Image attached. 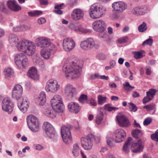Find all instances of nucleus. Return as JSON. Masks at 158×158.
<instances>
[{"instance_id": "obj_1", "label": "nucleus", "mask_w": 158, "mask_h": 158, "mask_svg": "<svg viewBox=\"0 0 158 158\" xmlns=\"http://www.w3.org/2000/svg\"><path fill=\"white\" fill-rule=\"evenodd\" d=\"M131 133L133 137L136 139V142L134 143L132 138L128 137L127 142L123 145V151L125 153H127L129 152L130 148L133 147L134 148L132 150L133 152L137 153L142 152L143 146L142 144V140L139 138L143 135V133L140 130L135 129L132 131Z\"/></svg>"}, {"instance_id": "obj_2", "label": "nucleus", "mask_w": 158, "mask_h": 158, "mask_svg": "<svg viewBox=\"0 0 158 158\" xmlns=\"http://www.w3.org/2000/svg\"><path fill=\"white\" fill-rule=\"evenodd\" d=\"M63 71L69 79H77L80 76L81 69L78 65L74 62L65 64L63 66Z\"/></svg>"}, {"instance_id": "obj_3", "label": "nucleus", "mask_w": 158, "mask_h": 158, "mask_svg": "<svg viewBox=\"0 0 158 158\" xmlns=\"http://www.w3.org/2000/svg\"><path fill=\"white\" fill-rule=\"evenodd\" d=\"M17 47L19 51L25 53L26 55L31 56L35 51V46L31 41L24 40L19 42L17 44Z\"/></svg>"}, {"instance_id": "obj_4", "label": "nucleus", "mask_w": 158, "mask_h": 158, "mask_svg": "<svg viewBox=\"0 0 158 158\" xmlns=\"http://www.w3.org/2000/svg\"><path fill=\"white\" fill-rule=\"evenodd\" d=\"M106 7L98 3L92 5L90 9V17L93 19L100 18L104 14L106 11Z\"/></svg>"}, {"instance_id": "obj_5", "label": "nucleus", "mask_w": 158, "mask_h": 158, "mask_svg": "<svg viewBox=\"0 0 158 158\" xmlns=\"http://www.w3.org/2000/svg\"><path fill=\"white\" fill-rule=\"evenodd\" d=\"M118 109V107H112L110 106L109 104H106L105 105L104 108L100 107L98 109V113L95 117V121L96 123L99 125L101 123L103 119V116L106 113L105 110H107L109 111H116Z\"/></svg>"}, {"instance_id": "obj_6", "label": "nucleus", "mask_w": 158, "mask_h": 158, "mask_svg": "<svg viewBox=\"0 0 158 158\" xmlns=\"http://www.w3.org/2000/svg\"><path fill=\"white\" fill-rule=\"evenodd\" d=\"M52 107L57 112H62L64 109L62 97L59 95L56 94L54 96L51 100Z\"/></svg>"}, {"instance_id": "obj_7", "label": "nucleus", "mask_w": 158, "mask_h": 158, "mask_svg": "<svg viewBox=\"0 0 158 158\" xmlns=\"http://www.w3.org/2000/svg\"><path fill=\"white\" fill-rule=\"evenodd\" d=\"M73 129L72 126L68 124L66 126H63L61 127V133L64 142L69 144L72 140L71 131Z\"/></svg>"}, {"instance_id": "obj_8", "label": "nucleus", "mask_w": 158, "mask_h": 158, "mask_svg": "<svg viewBox=\"0 0 158 158\" xmlns=\"http://www.w3.org/2000/svg\"><path fill=\"white\" fill-rule=\"evenodd\" d=\"M43 128L48 136L53 141H56L58 136L54 128L49 123L44 122L43 126Z\"/></svg>"}, {"instance_id": "obj_9", "label": "nucleus", "mask_w": 158, "mask_h": 158, "mask_svg": "<svg viewBox=\"0 0 158 158\" xmlns=\"http://www.w3.org/2000/svg\"><path fill=\"white\" fill-rule=\"evenodd\" d=\"M95 139V136L92 134H88L87 136L82 137L81 139L82 147L85 150H90L93 145V142Z\"/></svg>"}, {"instance_id": "obj_10", "label": "nucleus", "mask_w": 158, "mask_h": 158, "mask_svg": "<svg viewBox=\"0 0 158 158\" xmlns=\"http://www.w3.org/2000/svg\"><path fill=\"white\" fill-rule=\"evenodd\" d=\"M27 120L28 126L32 131L35 132L39 131L38 120L36 117L33 115H30L27 117Z\"/></svg>"}, {"instance_id": "obj_11", "label": "nucleus", "mask_w": 158, "mask_h": 158, "mask_svg": "<svg viewBox=\"0 0 158 158\" xmlns=\"http://www.w3.org/2000/svg\"><path fill=\"white\" fill-rule=\"evenodd\" d=\"M15 60L18 68H25L29 64V61L26 56L23 53L17 54L15 57Z\"/></svg>"}, {"instance_id": "obj_12", "label": "nucleus", "mask_w": 158, "mask_h": 158, "mask_svg": "<svg viewBox=\"0 0 158 158\" xmlns=\"http://www.w3.org/2000/svg\"><path fill=\"white\" fill-rule=\"evenodd\" d=\"M92 27L94 31L101 33H103V36L102 35H100L99 36L101 38H106L107 36V35L104 32L106 29V26L104 21L100 20L95 21L93 23Z\"/></svg>"}, {"instance_id": "obj_13", "label": "nucleus", "mask_w": 158, "mask_h": 158, "mask_svg": "<svg viewBox=\"0 0 158 158\" xmlns=\"http://www.w3.org/2000/svg\"><path fill=\"white\" fill-rule=\"evenodd\" d=\"M81 47L84 50H88L94 47L96 49H98L99 45L95 44L93 39L91 38H88L87 40H85L81 43Z\"/></svg>"}, {"instance_id": "obj_14", "label": "nucleus", "mask_w": 158, "mask_h": 158, "mask_svg": "<svg viewBox=\"0 0 158 158\" xmlns=\"http://www.w3.org/2000/svg\"><path fill=\"white\" fill-rule=\"evenodd\" d=\"M60 87V85L58 84L57 82L52 79L47 82L45 86V89L48 92L55 93L59 89Z\"/></svg>"}, {"instance_id": "obj_15", "label": "nucleus", "mask_w": 158, "mask_h": 158, "mask_svg": "<svg viewBox=\"0 0 158 158\" xmlns=\"http://www.w3.org/2000/svg\"><path fill=\"white\" fill-rule=\"evenodd\" d=\"M75 46V43L72 38H68L64 39L63 47L65 51H71L74 48Z\"/></svg>"}, {"instance_id": "obj_16", "label": "nucleus", "mask_w": 158, "mask_h": 158, "mask_svg": "<svg viewBox=\"0 0 158 158\" xmlns=\"http://www.w3.org/2000/svg\"><path fill=\"white\" fill-rule=\"evenodd\" d=\"M23 89L22 86L17 85L15 86L12 91V97L15 99L19 101L22 98Z\"/></svg>"}, {"instance_id": "obj_17", "label": "nucleus", "mask_w": 158, "mask_h": 158, "mask_svg": "<svg viewBox=\"0 0 158 158\" xmlns=\"http://www.w3.org/2000/svg\"><path fill=\"white\" fill-rule=\"evenodd\" d=\"M114 134L115 137V141L117 143H120L124 140L126 136V132L122 129L116 130Z\"/></svg>"}, {"instance_id": "obj_18", "label": "nucleus", "mask_w": 158, "mask_h": 158, "mask_svg": "<svg viewBox=\"0 0 158 158\" xmlns=\"http://www.w3.org/2000/svg\"><path fill=\"white\" fill-rule=\"evenodd\" d=\"M35 42L37 46L40 48L48 47L51 44L50 40L44 37L37 38L36 39Z\"/></svg>"}, {"instance_id": "obj_19", "label": "nucleus", "mask_w": 158, "mask_h": 158, "mask_svg": "<svg viewBox=\"0 0 158 158\" xmlns=\"http://www.w3.org/2000/svg\"><path fill=\"white\" fill-rule=\"evenodd\" d=\"M112 7L114 9V12L119 13L126 9L127 5L123 2H115L112 4Z\"/></svg>"}, {"instance_id": "obj_20", "label": "nucleus", "mask_w": 158, "mask_h": 158, "mask_svg": "<svg viewBox=\"0 0 158 158\" xmlns=\"http://www.w3.org/2000/svg\"><path fill=\"white\" fill-rule=\"evenodd\" d=\"M119 125L122 127H127L130 123L127 117L124 115H119L116 117Z\"/></svg>"}, {"instance_id": "obj_21", "label": "nucleus", "mask_w": 158, "mask_h": 158, "mask_svg": "<svg viewBox=\"0 0 158 158\" xmlns=\"http://www.w3.org/2000/svg\"><path fill=\"white\" fill-rule=\"evenodd\" d=\"M65 93L68 96L69 99H72L73 97L77 94L76 89L72 85L68 84L65 87Z\"/></svg>"}, {"instance_id": "obj_22", "label": "nucleus", "mask_w": 158, "mask_h": 158, "mask_svg": "<svg viewBox=\"0 0 158 158\" xmlns=\"http://www.w3.org/2000/svg\"><path fill=\"white\" fill-rule=\"evenodd\" d=\"M157 90L155 89H151L146 92V96L144 97L143 100V103L145 104L151 100L154 97L155 93Z\"/></svg>"}, {"instance_id": "obj_23", "label": "nucleus", "mask_w": 158, "mask_h": 158, "mask_svg": "<svg viewBox=\"0 0 158 158\" xmlns=\"http://www.w3.org/2000/svg\"><path fill=\"white\" fill-rule=\"evenodd\" d=\"M29 102L26 98H23L22 102H19L18 105L20 110L23 113L26 112L29 106Z\"/></svg>"}, {"instance_id": "obj_24", "label": "nucleus", "mask_w": 158, "mask_h": 158, "mask_svg": "<svg viewBox=\"0 0 158 158\" xmlns=\"http://www.w3.org/2000/svg\"><path fill=\"white\" fill-rule=\"evenodd\" d=\"M84 15L83 11L79 9H74L71 14L72 18L75 20L82 18Z\"/></svg>"}, {"instance_id": "obj_25", "label": "nucleus", "mask_w": 158, "mask_h": 158, "mask_svg": "<svg viewBox=\"0 0 158 158\" xmlns=\"http://www.w3.org/2000/svg\"><path fill=\"white\" fill-rule=\"evenodd\" d=\"M147 12V8L145 6L135 7L132 10V14L137 15H143Z\"/></svg>"}, {"instance_id": "obj_26", "label": "nucleus", "mask_w": 158, "mask_h": 158, "mask_svg": "<svg viewBox=\"0 0 158 158\" xmlns=\"http://www.w3.org/2000/svg\"><path fill=\"white\" fill-rule=\"evenodd\" d=\"M68 108L69 111L74 113H78L81 109L78 104L74 102L69 103L68 105Z\"/></svg>"}, {"instance_id": "obj_27", "label": "nucleus", "mask_w": 158, "mask_h": 158, "mask_svg": "<svg viewBox=\"0 0 158 158\" xmlns=\"http://www.w3.org/2000/svg\"><path fill=\"white\" fill-rule=\"evenodd\" d=\"M2 106L3 111L7 112L10 114L9 110L10 109V98L9 97L4 98L2 103Z\"/></svg>"}, {"instance_id": "obj_28", "label": "nucleus", "mask_w": 158, "mask_h": 158, "mask_svg": "<svg viewBox=\"0 0 158 158\" xmlns=\"http://www.w3.org/2000/svg\"><path fill=\"white\" fill-rule=\"evenodd\" d=\"M28 76L34 80H37L38 79L39 76L37 73V71L35 68L32 67L30 68L27 72Z\"/></svg>"}, {"instance_id": "obj_29", "label": "nucleus", "mask_w": 158, "mask_h": 158, "mask_svg": "<svg viewBox=\"0 0 158 158\" xmlns=\"http://www.w3.org/2000/svg\"><path fill=\"white\" fill-rule=\"evenodd\" d=\"M46 102V93L44 92H41L40 94L39 97L36 103L40 106H43Z\"/></svg>"}, {"instance_id": "obj_30", "label": "nucleus", "mask_w": 158, "mask_h": 158, "mask_svg": "<svg viewBox=\"0 0 158 158\" xmlns=\"http://www.w3.org/2000/svg\"><path fill=\"white\" fill-rule=\"evenodd\" d=\"M10 9V0L7 2V6L2 2H0V10L5 14H8Z\"/></svg>"}, {"instance_id": "obj_31", "label": "nucleus", "mask_w": 158, "mask_h": 158, "mask_svg": "<svg viewBox=\"0 0 158 158\" xmlns=\"http://www.w3.org/2000/svg\"><path fill=\"white\" fill-rule=\"evenodd\" d=\"M56 111L52 107H50L46 109L45 114L47 116L53 118L56 116Z\"/></svg>"}, {"instance_id": "obj_32", "label": "nucleus", "mask_w": 158, "mask_h": 158, "mask_svg": "<svg viewBox=\"0 0 158 158\" xmlns=\"http://www.w3.org/2000/svg\"><path fill=\"white\" fill-rule=\"evenodd\" d=\"M12 3L10 6V10L14 11H18L21 9V7L19 6L16 1H13L12 2L10 1V4Z\"/></svg>"}, {"instance_id": "obj_33", "label": "nucleus", "mask_w": 158, "mask_h": 158, "mask_svg": "<svg viewBox=\"0 0 158 158\" xmlns=\"http://www.w3.org/2000/svg\"><path fill=\"white\" fill-rule=\"evenodd\" d=\"M80 148L78 145L77 143H75L73 146L72 152L73 155L75 156H78L80 154Z\"/></svg>"}, {"instance_id": "obj_34", "label": "nucleus", "mask_w": 158, "mask_h": 158, "mask_svg": "<svg viewBox=\"0 0 158 158\" xmlns=\"http://www.w3.org/2000/svg\"><path fill=\"white\" fill-rule=\"evenodd\" d=\"M156 105L154 103H152L150 104L144 106L143 107V109H146L148 111L154 110V114L156 110Z\"/></svg>"}, {"instance_id": "obj_35", "label": "nucleus", "mask_w": 158, "mask_h": 158, "mask_svg": "<svg viewBox=\"0 0 158 158\" xmlns=\"http://www.w3.org/2000/svg\"><path fill=\"white\" fill-rule=\"evenodd\" d=\"M40 53L41 56L45 59L49 58L51 54L49 51L46 50H42Z\"/></svg>"}, {"instance_id": "obj_36", "label": "nucleus", "mask_w": 158, "mask_h": 158, "mask_svg": "<svg viewBox=\"0 0 158 158\" xmlns=\"http://www.w3.org/2000/svg\"><path fill=\"white\" fill-rule=\"evenodd\" d=\"M98 102L99 105H102L106 102L107 98L106 97H103L101 95H99L98 97Z\"/></svg>"}, {"instance_id": "obj_37", "label": "nucleus", "mask_w": 158, "mask_h": 158, "mask_svg": "<svg viewBox=\"0 0 158 158\" xmlns=\"http://www.w3.org/2000/svg\"><path fill=\"white\" fill-rule=\"evenodd\" d=\"M87 96L84 94L81 95L78 98L79 102L82 104L87 103Z\"/></svg>"}, {"instance_id": "obj_38", "label": "nucleus", "mask_w": 158, "mask_h": 158, "mask_svg": "<svg viewBox=\"0 0 158 158\" xmlns=\"http://www.w3.org/2000/svg\"><path fill=\"white\" fill-rule=\"evenodd\" d=\"M143 52V50H141L140 51L133 52V53L134 55V57L136 59H138L143 57L142 53Z\"/></svg>"}, {"instance_id": "obj_39", "label": "nucleus", "mask_w": 158, "mask_h": 158, "mask_svg": "<svg viewBox=\"0 0 158 158\" xmlns=\"http://www.w3.org/2000/svg\"><path fill=\"white\" fill-rule=\"evenodd\" d=\"M147 28L146 24L143 22L142 24L140 25L138 27L139 31L140 32H143L145 31Z\"/></svg>"}, {"instance_id": "obj_40", "label": "nucleus", "mask_w": 158, "mask_h": 158, "mask_svg": "<svg viewBox=\"0 0 158 158\" xmlns=\"http://www.w3.org/2000/svg\"><path fill=\"white\" fill-rule=\"evenodd\" d=\"M3 73L5 78L9 79L10 77V67L5 68L4 70Z\"/></svg>"}, {"instance_id": "obj_41", "label": "nucleus", "mask_w": 158, "mask_h": 158, "mask_svg": "<svg viewBox=\"0 0 158 158\" xmlns=\"http://www.w3.org/2000/svg\"><path fill=\"white\" fill-rule=\"evenodd\" d=\"M42 12L40 11H33L28 12L29 16L33 17L41 14Z\"/></svg>"}, {"instance_id": "obj_42", "label": "nucleus", "mask_w": 158, "mask_h": 158, "mask_svg": "<svg viewBox=\"0 0 158 158\" xmlns=\"http://www.w3.org/2000/svg\"><path fill=\"white\" fill-rule=\"evenodd\" d=\"M124 86V89L127 91L131 90L129 88H131L132 89H134L135 87L133 86H131L130 85L129 83L128 82H126L125 84L124 83L123 85Z\"/></svg>"}, {"instance_id": "obj_43", "label": "nucleus", "mask_w": 158, "mask_h": 158, "mask_svg": "<svg viewBox=\"0 0 158 158\" xmlns=\"http://www.w3.org/2000/svg\"><path fill=\"white\" fill-rule=\"evenodd\" d=\"M153 40L152 39L149 38L144 41L142 43V45L148 44L150 46H151L153 43Z\"/></svg>"}, {"instance_id": "obj_44", "label": "nucleus", "mask_w": 158, "mask_h": 158, "mask_svg": "<svg viewBox=\"0 0 158 158\" xmlns=\"http://www.w3.org/2000/svg\"><path fill=\"white\" fill-rule=\"evenodd\" d=\"M151 138L152 139L158 142V130L156 131L155 133L151 135Z\"/></svg>"}, {"instance_id": "obj_45", "label": "nucleus", "mask_w": 158, "mask_h": 158, "mask_svg": "<svg viewBox=\"0 0 158 158\" xmlns=\"http://www.w3.org/2000/svg\"><path fill=\"white\" fill-rule=\"evenodd\" d=\"M75 26L77 27V28H76L75 30L76 31H81L83 33H85L89 32V31L87 29H83L79 27V25L78 24H76L75 25Z\"/></svg>"}, {"instance_id": "obj_46", "label": "nucleus", "mask_w": 158, "mask_h": 158, "mask_svg": "<svg viewBox=\"0 0 158 158\" xmlns=\"http://www.w3.org/2000/svg\"><path fill=\"white\" fill-rule=\"evenodd\" d=\"M114 141L111 138H107V144L110 147H112L114 146Z\"/></svg>"}, {"instance_id": "obj_47", "label": "nucleus", "mask_w": 158, "mask_h": 158, "mask_svg": "<svg viewBox=\"0 0 158 158\" xmlns=\"http://www.w3.org/2000/svg\"><path fill=\"white\" fill-rule=\"evenodd\" d=\"M152 121V119L150 117H147L144 120L143 124L144 126H147L150 124Z\"/></svg>"}, {"instance_id": "obj_48", "label": "nucleus", "mask_w": 158, "mask_h": 158, "mask_svg": "<svg viewBox=\"0 0 158 158\" xmlns=\"http://www.w3.org/2000/svg\"><path fill=\"white\" fill-rule=\"evenodd\" d=\"M100 75L99 74L96 73L94 74L91 75L89 79L90 80H94L96 79H100Z\"/></svg>"}, {"instance_id": "obj_49", "label": "nucleus", "mask_w": 158, "mask_h": 158, "mask_svg": "<svg viewBox=\"0 0 158 158\" xmlns=\"http://www.w3.org/2000/svg\"><path fill=\"white\" fill-rule=\"evenodd\" d=\"M77 3V0H68V4L71 6L76 5Z\"/></svg>"}, {"instance_id": "obj_50", "label": "nucleus", "mask_w": 158, "mask_h": 158, "mask_svg": "<svg viewBox=\"0 0 158 158\" xmlns=\"http://www.w3.org/2000/svg\"><path fill=\"white\" fill-rule=\"evenodd\" d=\"M128 104L131 107V111H132L134 112H135L137 110L136 106L133 103L130 102L128 103Z\"/></svg>"}, {"instance_id": "obj_51", "label": "nucleus", "mask_w": 158, "mask_h": 158, "mask_svg": "<svg viewBox=\"0 0 158 158\" xmlns=\"http://www.w3.org/2000/svg\"><path fill=\"white\" fill-rule=\"evenodd\" d=\"M127 39L128 37H124L123 38L118 39V43L120 44L124 43L127 41Z\"/></svg>"}, {"instance_id": "obj_52", "label": "nucleus", "mask_w": 158, "mask_h": 158, "mask_svg": "<svg viewBox=\"0 0 158 158\" xmlns=\"http://www.w3.org/2000/svg\"><path fill=\"white\" fill-rule=\"evenodd\" d=\"M152 73L151 68L150 66H147L146 67V73L147 75H151Z\"/></svg>"}, {"instance_id": "obj_53", "label": "nucleus", "mask_w": 158, "mask_h": 158, "mask_svg": "<svg viewBox=\"0 0 158 158\" xmlns=\"http://www.w3.org/2000/svg\"><path fill=\"white\" fill-rule=\"evenodd\" d=\"M35 148L37 150L41 151L44 149V147L40 144H36L34 145Z\"/></svg>"}, {"instance_id": "obj_54", "label": "nucleus", "mask_w": 158, "mask_h": 158, "mask_svg": "<svg viewBox=\"0 0 158 158\" xmlns=\"http://www.w3.org/2000/svg\"><path fill=\"white\" fill-rule=\"evenodd\" d=\"M90 104L91 105L94 106H96L97 105V104L96 101L94 99L91 98L90 99Z\"/></svg>"}, {"instance_id": "obj_55", "label": "nucleus", "mask_w": 158, "mask_h": 158, "mask_svg": "<svg viewBox=\"0 0 158 158\" xmlns=\"http://www.w3.org/2000/svg\"><path fill=\"white\" fill-rule=\"evenodd\" d=\"M46 21V19L44 18H41L38 19V22L39 24H42L45 23Z\"/></svg>"}, {"instance_id": "obj_56", "label": "nucleus", "mask_w": 158, "mask_h": 158, "mask_svg": "<svg viewBox=\"0 0 158 158\" xmlns=\"http://www.w3.org/2000/svg\"><path fill=\"white\" fill-rule=\"evenodd\" d=\"M98 57L101 60H104L106 58V56L104 54H100L98 55Z\"/></svg>"}, {"instance_id": "obj_57", "label": "nucleus", "mask_w": 158, "mask_h": 158, "mask_svg": "<svg viewBox=\"0 0 158 158\" xmlns=\"http://www.w3.org/2000/svg\"><path fill=\"white\" fill-rule=\"evenodd\" d=\"M40 4L42 5H47L48 4V1L47 0H39Z\"/></svg>"}, {"instance_id": "obj_58", "label": "nucleus", "mask_w": 158, "mask_h": 158, "mask_svg": "<svg viewBox=\"0 0 158 158\" xmlns=\"http://www.w3.org/2000/svg\"><path fill=\"white\" fill-rule=\"evenodd\" d=\"M132 96L134 98H136L139 96V94L136 91H133L132 93Z\"/></svg>"}, {"instance_id": "obj_59", "label": "nucleus", "mask_w": 158, "mask_h": 158, "mask_svg": "<svg viewBox=\"0 0 158 158\" xmlns=\"http://www.w3.org/2000/svg\"><path fill=\"white\" fill-rule=\"evenodd\" d=\"M116 64L115 61L113 60H111L110 62V66L112 68L114 67Z\"/></svg>"}, {"instance_id": "obj_60", "label": "nucleus", "mask_w": 158, "mask_h": 158, "mask_svg": "<svg viewBox=\"0 0 158 158\" xmlns=\"http://www.w3.org/2000/svg\"><path fill=\"white\" fill-rule=\"evenodd\" d=\"M54 11L55 13L59 15H61L63 14L62 11L59 9H55Z\"/></svg>"}, {"instance_id": "obj_61", "label": "nucleus", "mask_w": 158, "mask_h": 158, "mask_svg": "<svg viewBox=\"0 0 158 158\" xmlns=\"http://www.w3.org/2000/svg\"><path fill=\"white\" fill-rule=\"evenodd\" d=\"M109 77L107 76H105V75L100 76V79H104L107 80L109 79Z\"/></svg>"}, {"instance_id": "obj_62", "label": "nucleus", "mask_w": 158, "mask_h": 158, "mask_svg": "<svg viewBox=\"0 0 158 158\" xmlns=\"http://www.w3.org/2000/svg\"><path fill=\"white\" fill-rule=\"evenodd\" d=\"M111 98L112 101H116L118 100L119 98L117 96H113L111 97Z\"/></svg>"}, {"instance_id": "obj_63", "label": "nucleus", "mask_w": 158, "mask_h": 158, "mask_svg": "<svg viewBox=\"0 0 158 158\" xmlns=\"http://www.w3.org/2000/svg\"><path fill=\"white\" fill-rule=\"evenodd\" d=\"M129 28L128 26H126L123 29V31L124 32H127L129 30Z\"/></svg>"}, {"instance_id": "obj_64", "label": "nucleus", "mask_w": 158, "mask_h": 158, "mask_svg": "<svg viewBox=\"0 0 158 158\" xmlns=\"http://www.w3.org/2000/svg\"><path fill=\"white\" fill-rule=\"evenodd\" d=\"M124 61V59L121 57L118 60V63L120 64H123Z\"/></svg>"}]
</instances>
